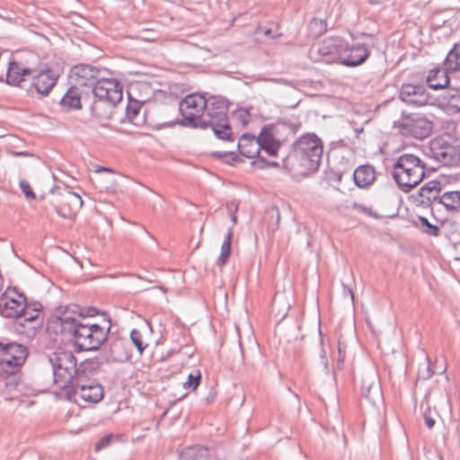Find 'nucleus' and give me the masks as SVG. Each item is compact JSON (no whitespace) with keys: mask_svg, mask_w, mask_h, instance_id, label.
Returning <instances> with one entry per match:
<instances>
[{"mask_svg":"<svg viewBox=\"0 0 460 460\" xmlns=\"http://www.w3.org/2000/svg\"><path fill=\"white\" fill-rule=\"evenodd\" d=\"M256 157H257V159L252 162V164L255 167H257L258 169H261V170L269 167V161L266 158L259 156V155Z\"/></svg>","mask_w":460,"mask_h":460,"instance_id":"nucleus-46","label":"nucleus"},{"mask_svg":"<svg viewBox=\"0 0 460 460\" xmlns=\"http://www.w3.org/2000/svg\"><path fill=\"white\" fill-rule=\"evenodd\" d=\"M208 98L200 93H190L186 95L179 103V111L181 119L178 121L181 126L201 128L206 125L204 112L208 106Z\"/></svg>","mask_w":460,"mask_h":460,"instance_id":"nucleus-8","label":"nucleus"},{"mask_svg":"<svg viewBox=\"0 0 460 460\" xmlns=\"http://www.w3.org/2000/svg\"><path fill=\"white\" fill-rule=\"evenodd\" d=\"M427 376H424V378H429L433 375V373L430 371L429 366L427 367Z\"/></svg>","mask_w":460,"mask_h":460,"instance_id":"nucleus-53","label":"nucleus"},{"mask_svg":"<svg viewBox=\"0 0 460 460\" xmlns=\"http://www.w3.org/2000/svg\"><path fill=\"white\" fill-rule=\"evenodd\" d=\"M376 178V169L371 164H362L357 167L353 173L355 184L360 188H367L374 183Z\"/></svg>","mask_w":460,"mask_h":460,"instance_id":"nucleus-23","label":"nucleus"},{"mask_svg":"<svg viewBox=\"0 0 460 460\" xmlns=\"http://www.w3.org/2000/svg\"><path fill=\"white\" fill-rule=\"evenodd\" d=\"M274 128L273 125H265L258 137L260 150L271 156H276L280 147V142L274 137Z\"/></svg>","mask_w":460,"mask_h":460,"instance_id":"nucleus-21","label":"nucleus"},{"mask_svg":"<svg viewBox=\"0 0 460 460\" xmlns=\"http://www.w3.org/2000/svg\"><path fill=\"white\" fill-rule=\"evenodd\" d=\"M53 199L51 203L55 211L64 218H71L82 207L83 199L81 196L72 191L68 187L57 190H51Z\"/></svg>","mask_w":460,"mask_h":460,"instance_id":"nucleus-12","label":"nucleus"},{"mask_svg":"<svg viewBox=\"0 0 460 460\" xmlns=\"http://www.w3.org/2000/svg\"><path fill=\"white\" fill-rule=\"evenodd\" d=\"M186 397V394H183L182 397H180L179 400H182V398H185Z\"/></svg>","mask_w":460,"mask_h":460,"instance_id":"nucleus-60","label":"nucleus"},{"mask_svg":"<svg viewBox=\"0 0 460 460\" xmlns=\"http://www.w3.org/2000/svg\"><path fill=\"white\" fill-rule=\"evenodd\" d=\"M237 148L243 156L254 158L260 154L259 138L251 134H243L239 139Z\"/></svg>","mask_w":460,"mask_h":460,"instance_id":"nucleus-25","label":"nucleus"},{"mask_svg":"<svg viewBox=\"0 0 460 460\" xmlns=\"http://www.w3.org/2000/svg\"><path fill=\"white\" fill-rule=\"evenodd\" d=\"M15 155H20V156H27V155H29V153H27V152H20V153H16Z\"/></svg>","mask_w":460,"mask_h":460,"instance_id":"nucleus-55","label":"nucleus"},{"mask_svg":"<svg viewBox=\"0 0 460 460\" xmlns=\"http://www.w3.org/2000/svg\"><path fill=\"white\" fill-rule=\"evenodd\" d=\"M27 76L31 75L13 59L8 62L6 71L4 72V81L12 86H20Z\"/></svg>","mask_w":460,"mask_h":460,"instance_id":"nucleus-26","label":"nucleus"},{"mask_svg":"<svg viewBox=\"0 0 460 460\" xmlns=\"http://www.w3.org/2000/svg\"><path fill=\"white\" fill-rule=\"evenodd\" d=\"M309 27L312 31L315 30V34L318 36L326 31L327 23L323 19L314 18L310 22Z\"/></svg>","mask_w":460,"mask_h":460,"instance_id":"nucleus-40","label":"nucleus"},{"mask_svg":"<svg viewBox=\"0 0 460 460\" xmlns=\"http://www.w3.org/2000/svg\"><path fill=\"white\" fill-rule=\"evenodd\" d=\"M57 328L63 334H66L75 339V343L79 350H97L108 340V335L111 327V320L109 317L104 320V325L84 322L81 318L69 316L63 314L58 316L54 322Z\"/></svg>","mask_w":460,"mask_h":460,"instance_id":"nucleus-2","label":"nucleus"},{"mask_svg":"<svg viewBox=\"0 0 460 460\" xmlns=\"http://www.w3.org/2000/svg\"><path fill=\"white\" fill-rule=\"evenodd\" d=\"M31 81L26 89L31 97H47L58 80V75L47 64H43L31 75Z\"/></svg>","mask_w":460,"mask_h":460,"instance_id":"nucleus-11","label":"nucleus"},{"mask_svg":"<svg viewBox=\"0 0 460 460\" xmlns=\"http://www.w3.org/2000/svg\"><path fill=\"white\" fill-rule=\"evenodd\" d=\"M393 128L403 137L422 140L431 134L433 122L425 114L402 111L401 118L393 122Z\"/></svg>","mask_w":460,"mask_h":460,"instance_id":"nucleus-9","label":"nucleus"},{"mask_svg":"<svg viewBox=\"0 0 460 460\" xmlns=\"http://www.w3.org/2000/svg\"><path fill=\"white\" fill-rule=\"evenodd\" d=\"M130 340H131L132 343L136 346L139 354H142L147 346V344L145 343L143 341L142 332L137 329H133L130 332Z\"/></svg>","mask_w":460,"mask_h":460,"instance_id":"nucleus-37","label":"nucleus"},{"mask_svg":"<svg viewBox=\"0 0 460 460\" xmlns=\"http://www.w3.org/2000/svg\"><path fill=\"white\" fill-rule=\"evenodd\" d=\"M379 389V385L376 381V377L367 376L362 380L361 385V395L368 400H373L372 392L377 393Z\"/></svg>","mask_w":460,"mask_h":460,"instance_id":"nucleus-34","label":"nucleus"},{"mask_svg":"<svg viewBox=\"0 0 460 460\" xmlns=\"http://www.w3.org/2000/svg\"><path fill=\"white\" fill-rule=\"evenodd\" d=\"M29 351L27 347L18 342L0 341V391H13L19 385L22 366L24 364Z\"/></svg>","mask_w":460,"mask_h":460,"instance_id":"nucleus-3","label":"nucleus"},{"mask_svg":"<svg viewBox=\"0 0 460 460\" xmlns=\"http://www.w3.org/2000/svg\"><path fill=\"white\" fill-rule=\"evenodd\" d=\"M369 56L370 51L365 44L349 46L346 41L339 64L349 67L358 66L365 63Z\"/></svg>","mask_w":460,"mask_h":460,"instance_id":"nucleus-17","label":"nucleus"},{"mask_svg":"<svg viewBox=\"0 0 460 460\" xmlns=\"http://www.w3.org/2000/svg\"><path fill=\"white\" fill-rule=\"evenodd\" d=\"M345 354L342 353L341 347H339V362H343Z\"/></svg>","mask_w":460,"mask_h":460,"instance_id":"nucleus-50","label":"nucleus"},{"mask_svg":"<svg viewBox=\"0 0 460 460\" xmlns=\"http://www.w3.org/2000/svg\"><path fill=\"white\" fill-rule=\"evenodd\" d=\"M320 342H321V344L323 345V338H322V337H321V339H320Z\"/></svg>","mask_w":460,"mask_h":460,"instance_id":"nucleus-63","label":"nucleus"},{"mask_svg":"<svg viewBox=\"0 0 460 460\" xmlns=\"http://www.w3.org/2000/svg\"><path fill=\"white\" fill-rule=\"evenodd\" d=\"M201 381V372L199 369L192 371L189 374L187 381L183 383V387L185 389H192L196 390L199 385Z\"/></svg>","mask_w":460,"mask_h":460,"instance_id":"nucleus-36","label":"nucleus"},{"mask_svg":"<svg viewBox=\"0 0 460 460\" xmlns=\"http://www.w3.org/2000/svg\"><path fill=\"white\" fill-rule=\"evenodd\" d=\"M279 125L288 128L293 134H296L301 128V123L280 122Z\"/></svg>","mask_w":460,"mask_h":460,"instance_id":"nucleus-47","label":"nucleus"},{"mask_svg":"<svg viewBox=\"0 0 460 460\" xmlns=\"http://www.w3.org/2000/svg\"><path fill=\"white\" fill-rule=\"evenodd\" d=\"M109 346V353L115 362H125L130 359L131 351L127 339L121 337L108 336L106 341Z\"/></svg>","mask_w":460,"mask_h":460,"instance_id":"nucleus-20","label":"nucleus"},{"mask_svg":"<svg viewBox=\"0 0 460 460\" xmlns=\"http://www.w3.org/2000/svg\"><path fill=\"white\" fill-rule=\"evenodd\" d=\"M279 164L278 162H270L269 161V167H279Z\"/></svg>","mask_w":460,"mask_h":460,"instance_id":"nucleus-52","label":"nucleus"},{"mask_svg":"<svg viewBox=\"0 0 460 460\" xmlns=\"http://www.w3.org/2000/svg\"><path fill=\"white\" fill-rule=\"evenodd\" d=\"M441 182L432 180L425 183L419 191L418 201L421 206L428 207L433 202H438L440 197Z\"/></svg>","mask_w":460,"mask_h":460,"instance_id":"nucleus-22","label":"nucleus"},{"mask_svg":"<svg viewBox=\"0 0 460 460\" xmlns=\"http://www.w3.org/2000/svg\"><path fill=\"white\" fill-rule=\"evenodd\" d=\"M3 288H4V279L0 275V292L2 291Z\"/></svg>","mask_w":460,"mask_h":460,"instance_id":"nucleus-54","label":"nucleus"},{"mask_svg":"<svg viewBox=\"0 0 460 460\" xmlns=\"http://www.w3.org/2000/svg\"><path fill=\"white\" fill-rule=\"evenodd\" d=\"M234 236V229L233 227H230L224 238V241L221 245V252L220 255L217 259V264L219 266L225 265L228 258L231 254V244H232V239Z\"/></svg>","mask_w":460,"mask_h":460,"instance_id":"nucleus-32","label":"nucleus"},{"mask_svg":"<svg viewBox=\"0 0 460 460\" xmlns=\"http://www.w3.org/2000/svg\"><path fill=\"white\" fill-rule=\"evenodd\" d=\"M448 213H460V190H448L442 193L438 201Z\"/></svg>","mask_w":460,"mask_h":460,"instance_id":"nucleus-29","label":"nucleus"},{"mask_svg":"<svg viewBox=\"0 0 460 460\" xmlns=\"http://www.w3.org/2000/svg\"><path fill=\"white\" fill-rule=\"evenodd\" d=\"M232 221L234 224H236V216L235 215H232Z\"/></svg>","mask_w":460,"mask_h":460,"instance_id":"nucleus-57","label":"nucleus"},{"mask_svg":"<svg viewBox=\"0 0 460 460\" xmlns=\"http://www.w3.org/2000/svg\"><path fill=\"white\" fill-rule=\"evenodd\" d=\"M29 308L26 297L15 289L7 290L0 296V314L3 317L18 319Z\"/></svg>","mask_w":460,"mask_h":460,"instance_id":"nucleus-13","label":"nucleus"},{"mask_svg":"<svg viewBox=\"0 0 460 460\" xmlns=\"http://www.w3.org/2000/svg\"><path fill=\"white\" fill-rule=\"evenodd\" d=\"M204 112L205 126L202 129L211 128L215 136L224 141H234L233 130L228 120L229 101L220 95L209 96Z\"/></svg>","mask_w":460,"mask_h":460,"instance_id":"nucleus-5","label":"nucleus"},{"mask_svg":"<svg viewBox=\"0 0 460 460\" xmlns=\"http://www.w3.org/2000/svg\"><path fill=\"white\" fill-rule=\"evenodd\" d=\"M443 104L455 111H460V91L447 92L443 96Z\"/></svg>","mask_w":460,"mask_h":460,"instance_id":"nucleus-35","label":"nucleus"},{"mask_svg":"<svg viewBox=\"0 0 460 460\" xmlns=\"http://www.w3.org/2000/svg\"><path fill=\"white\" fill-rule=\"evenodd\" d=\"M186 397V394H183L182 397H180L179 400H182V398H185Z\"/></svg>","mask_w":460,"mask_h":460,"instance_id":"nucleus-61","label":"nucleus"},{"mask_svg":"<svg viewBox=\"0 0 460 460\" xmlns=\"http://www.w3.org/2000/svg\"><path fill=\"white\" fill-rule=\"evenodd\" d=\"M102 71L96 66L80 64L75 66L71 70V79L78 88L87 87L93 91L102 77Z\"/></svg>","mask_w":460,"mask_h":460,"instance_id":"nucleus-14","label":"nucleus"},{"mask_svg":"<svg viewBox=\"0 0 460 460\" xmlns=\"http://www.w3.org/2000/svg\"><path fill=\"white\" fill-rule=\"evenodd\" d=\"M98 314H99V310L97 308L88 307L86 309H83L80 312L79 316L83 317L82 320H84V322H87L88 320L85 319L86 317H93V316L97 315Z\"/></svg>","mask_w":460,"mask_h":460,"instance_id":"nucleus-44","label":"nucleus"},{"mask_svg":"<svg viewBox=\"0 0 460 460\" xmlns=\"http://www.w3.org/2000/svg\"><path fill=\"white\" fill-rule=\"evenodd\" d=\"M119 102H111L93 96L91 105V113L93 117L102 119H110L112 117L113 110Z\"/></svg>","mask_w":460,"mask_h":460,"instance_id":"nucleus-24","label":"nucleus"},{"mask_svg":"<svg viewBox=\"0 0 460 460\" xmlns=\"http://www.w3.org/2000/svg\"><path fill=\"white\" fill-rule=\"evenodd\" d=\"M423 419L425 420L426 426L431 429L436 423V420L432 414V411L429 407L427 408V410L423 413Z\"/></svg>","mask_w":460,"mask_h":460,"instance_id":"nucleus-43","label":"nucleus"},{"mask_svg":"<svg viewBox=\"0 0 460 460\" xmlns=\"http://www.w3.org/2000/svg\"><path fill=\"white\" fill-rule=\"evenodd\" d=\"M248 114L246 112H243V114H241L240 116H247Z\"/></svg>","mask_w":460,"mask_h":460,"instance_id":"nucleus-59","label":"nucleus"},{"mask_svg":"<svg viewBox=\"0 0 460 460\" xmlns=\"http://www.w3.org/2000/svg\"><path fill=\"white\" fill-rule=\"evenodd\" d=\"M213 157L219 158L225 161L228 164H233L235 162L240 161L238 155L234 152H213L211 154Z\"/></svg>","mask_w":460,"mask_h":460,"instance_id":"nucleus-39","label":"nucleus"},{"mask_svg":"<svg viewBox=\"0 0 460 460\" xmlns=\"http://www.w3.org/2000/svg\"><path fill=\"white\" fill-rule=\"evenodd\" d=\"M426 154L445 166L460 164V146H455L442 137L433 138L429 142Z\"/></svg>","mask_w":460,"mask_h":460,"instance_id":"nucleus-10","label":"nucleus"},{"mask_svg":"<svg viewBox=\"0 0 460 460\" xmlns=\"http://www.w3.org/2000/svg\"><path fill=\"white\" fill-rule=\"evenodd\" d=\"M208 448L203 447H193L181 454L180 460H207Z\"/></svg>","mask_w":460,"mask_h":460,"instance_id":"nucleus-33","label":"nucleus"},{"mask_svg":"<svg viewBox=\"0 0 460 460\" xmlns=\"http://www.w3.org/2000/svg\"><path fill=\"white\" fill-rule=\"evenodd\" d=\"M82 92L75 84L64 94L60 105L66 110H78L81 106Z\"/></svg>","mask_w":460,"mask_h":460,"instance_id":"nucleus-30","label":"nucleus"},{"mask_svg":"<svg viewBox=\"0 0 460 460\" xmlns=\"http://www.w3.org/2000/svg\"><path fill=\"white\" fill-rule=\"evenodd\" d=\"M42 321L40 318V310L30 307L22 316L16 319L15 329L27 337L35 336L37 331L41 327Z\"/></svg>","mask_w":460,"mask_h":460,"instance_id":"nucleus-18","label":"nucleus"},{"mask_svg":"<svg viewBox=\"0 0 460 460\" xmlns=\"http://www.w3.org/2000/svg\"><path fill=\"white\" fill-rule=\"evenodd\" d=\"M141 109V105L138 102H135L134 104H128L126 108V116L127 118L132 121L134 124H137L135 119H137Z\"/></svg>","mask_w":460,"mask_h":460,"instance_id":"nucleus-41","label":"nucleus"},{"mask_svg":"<svg viewBox=\"0 0 460 460\" xmlns=\"http://www.w3.org/2000/svg\"><path fill=\"white\" fill-rule=\"evenodd\" d=\"M323 156V141L315 133H305L291 145L283 158V167L295 176L308 177L319 171Z\"/></svg>","mask_w":460,"mask_h":460,"instance_id":"nucleus-1","label":"nucleus"},{"mask_svg":"<svg viewBox=\"0 0 460 460\" xmlns=\"http://www.w3.org/2000/svg\"><path fill=\"white\" fill-rule=\"evenodd\" d=\"M13 60L30 75L35 73L43 65L40 63L39 55L34 52H26L17 55Z\"/></svg>","mask_w":460,"mask_h":460,"instance_id":"nucleus-28","label":"nucleus"},{"mask_svg":"<svg viewBox=\"0 0 460 460\" xmlns=\"http://www.w3.org/2000/svg\"><path fill=\"white\" fill-rule=\"evenodd\" d=\"M122 85L115 78L101 77L97 84L93 88V94L96 98L120 102L122 100Z\"/></svg>","mask_w":460,"mask_h":460,"instance_id":"nucleus-16","label":"nucleus"},{"mask_svg":"<svg viewBox=\"0 0 460 460\" xmlns=\"http://www.w3.org/2000/svg\"><path fill=\"white\" fill-rule=\"evenodd\" d=\"M20 188L24 194V196L28 199H35V194L30 185V183L24 180L20 181Z\"/></svg>","mask_w":460,"mask_h":460,"instance_id":"nucleus-42","label":"nucleus"},{"mask_svg":"<svg viewBox=\"0 0 460 460\" xmlns=\"http://www.w3.org/2000/svg\"><path fill=\"white\" fill-rule=\"evenodd\" d=\"M263 34L267 37H271V38H274L272 35H271V30L270 29H265L263 31Z\"/></svg>","mask_w":460,"mask_h":460,"instance_id":"nucleus-51","label":"nucleus"},{"mask_svg":"<svg viewBox=\"0 0 460 460\" xmlns=\"http://www.w3.org/2000/svg\"><path fill=\"white\" fill-rule=\"evenodd\" d=\"M321 358L323 359H324V367L327 368L328 367V362H327V358H326V352H325V350L323 349H322Z\"/></svg>","mask_w":460,"mask_h":460,"instance_id":"nucleus-49","label":"nucleus"},{"mask_svg":"<svg viewBox=\"0 0 460 460\" xmlns=\"http://www.w3.org/2000/svg\"><path fill=\"white\" fill-rule=\"evenodd\" d=\"M443 67L449 73L460 71V46L458 44H456L447 53Z\"/></svg>","mask_w":460,"mask_h":460,"instance_id":"nucleus-31","label":"nucleus"},{"mask_svg":"<svg viewBox=\"0 0 460 460\" xmlns=\"http://www.w3.org/2000/svg\"><path fill=\"white\" fill-rule=\"evenodd\" d=\"M425 175V163L413 154L401 155L393 166V178L404 192H409L418 186Z\"/></svg>","mask_w":460,"mask_h":460,"instance_id":"nucleus-6","label":"nucleus"},{"mask_svg":"<svg viewBox=\"0 0 460 460\" xmlns=\"http://www.w3.org/2000/svg\"><path fill=\"white\" fill-rule=\"evenodd\" d=\"M345 44L346 40L341 37H327L318 43L317 51L321 56L332 57L339 64Z\"/></svg>","mask_w":460,"mask_h":460,"instance_id":"nucleus-19","label":"nucleus"},{"mask_svg":"<svg viewBox=\"0 0 460 460\" xmlns=\"http://www.w3.org/2000/svg\"><path fill=\"white\" fill-rule=\"evenodd\" d=\"M363 36L369 37V38H372V37H373V35H371V34H367V33H364V34H363Z\"/></svg>","mask_w":460,"mask_h":460,"instance_id":"nucleus-58","label":"nucleus"},{"mask_svg":"<svg viewBox=\"0 0 460 460\" xmlns=\"http://www.w3.org/2000/svg\"><path fill=\"white\" fill-rule=\"evenodd\" d=\"M111 441V435H105L102 437L95 445V450L100 451L105 447H107Z\"/></svg>","mask_w":460,"mask_h":460,"instance_id":"nucleus-45","label":"nucleus"},{"mask_svg":"<svg viewBox=\"0 0 460 460\" xmlns=\"http://www.w3.org/2000/svg\"><path fill=\"white\" fill-rule=\"evenodd\" d=\"M48 360L52 366L54 382L61 388L66 389L79 375V366L72 351L58 349L48 355Z\"/></svg>","mask_w":460,"mask_h":460,"instance_id":"nucleus-7","label":"nucleus"},{"mask_svg":"<svg viewBox=\"0 0 460 460\" xmlns=\"http://www.w3.org/2000/svg\"><path fill=\"white\" fill-rule=\"evenodd\" d=\"M348 293L350 295V297L353 300L354 299V294H353L352 290L349 288L348 289Z\"/></svg>","mask_w":460,"mask_h":460,"instance_id":"nucleus-56","label":"nucleus"},{"mask_svg":"<svg viewBox=\"0 0 460 460\" xmlns=\"http://www.w3.org/2000/svg\"><path fill=\"white\" fill-rule=\"evenodd\" d=\"M399 98L407 105L421 107L429 103L430 96L424 84H402Z\"/></svg>","mask_w":460,"mask_h":460,"instance_id":"nucleus-15","label":"nucleus"},{"mask_svg":"<svg viewBox=\"0 0 460 460\" xmlns=\"http://www.w3.org/2000/svg\"><path fill=\"white\" fill-rule=\"evenodd\" d=\"M186 397V394H183L182 397H180L179 400H182V398H185Z\"/></svg>","mask_w":460,"mask_h":460,"instance_id":"nucleus-62","label":"nucleus"},{"mask_svg":"<svg viewBox=\"0 0 460 460\" xmlns=\"http://www.w3.org/2000/svg\"><path fill=\"white\" fill-rule=\"evenodd\" d=\"M216 395H217L216 390L213 387H211L209 389L208 394L206 396V399H205L207 404H210V403L214 402V401L216 399Z\"/></svg>","mask_w":460,"mask_h":460,"instance_id":"nucleus-48","label":"nucleus"},{"mask_svg":"<svg viewBox=\"0 0 460 460\" xmlns=\"http://www.w3.org/2000/svg\"><path fill=\"white\" fill-rule=\"evenodd\" d=\"M419 221L422 231L425 234L431 236H438L439 234V227L436 225L429 223V221L426 217H420Z\"/></svg>","mask_w":460,"mask_h":460,"instance_id":"nucleus-38","label":"nucleus"},{"mask_svg":"<svg viewBox=\"0 0 460 460\" xmlns=\"http://www.w3.org/2000/svg\"><path fill=\"white\" fill-rule=\"evenodd\" d=\"M448 71L444 67L431 69L427 76V84L433 90L445 89L449 85Z\"/></svg>","mask_w":460,"mask_h":460,"instance_id":"nucleus-27","label":"nucleus"},{"mask_svg":"<svg viewBox=\"0 0 460 460\" xmlns=\"http://www.w3.org/2000/svg\"><path fill=\"white\" fill-rule=\"evenodd\" d=\"M93 362L84 361L79 365V375L65 389L66 399L78 405L82 402L96 403L103 398L102 385L93 377Z\"/></svg>","mask_w":460,"mask_h":460,"instance_id":"nucleus-4","label":"nucleus"}]
</instances>
